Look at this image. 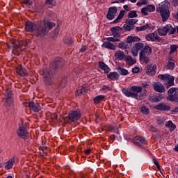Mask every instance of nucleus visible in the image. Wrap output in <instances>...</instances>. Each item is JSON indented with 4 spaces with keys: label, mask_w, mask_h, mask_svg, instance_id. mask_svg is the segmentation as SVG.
Wrapping results in <instances>:
<instances>
[{
    "label": "nucleus",
    "mask_w": 178,
    "mask_h": 178,
    "mask_svg": "<svg viewBox=\"0 0 178 178\" xmlns=\"http://www.w3.org/2000/svg\"><path fill=\"white\" fill-rule=\"evenodd\" d=\"M170 8V3L168 1H163L161 6L156 8L157 12H169Z\"/></svg>",
    "instance_id": "11"
},
{
    "label": "nucleus",
    "mask_w": 178,
    "mask_h": 178,
    "mask_svg": "<svg viewBox=\"0 0 178 178\" xmlns=\"http://www.w3.org/2000/svg\"><path fill=\"white\" fill-rule=\"evenodd\" d=\"M138 15H137V12L136 10L129 11L128 13L129 19H133L134 17H137Z\"/></svg>",
    "instance_id": "41"
},
{
    "label": "nucleus",
    "mask_w": 178,
    "mask_h": 178,
    "mask_svg": "<svg viewBox=\"0 0 178 178\" xmlns=\"http://www.w3.org/2000/svg\"><path fill=\"white\" fill-rule=\"evenodd\" d=\"M150 101L153 102H159L161 101V97L159 96H152L149 97Z\"/></svg>",
    "instance_id": "44"
},
{
    "label": "nucleus",
    "mask_w": 178,
    "mask_h": 178,
    "mask_svg": "<svg viewBox=\"0 0 178 178\" xmlns=\"http://www.w3.org/2000/svg\"><path fill=\"white\" fill-rule=\"evenodd\" d=\"M35 34L37 37H45L48 34V30H47V25L45 22L38 24L35 29Z\"/></svg>",
    "instance_id": "4"
},
{
    "label": "nucleus",
    "mask_w": 178,
    "mask_h": 178,
    "mask_svg": "<svg viewBox=\"0 0 178 178\" xmlns=\"http://www.w3.org/2000/svg\"><path fill=\"white\" fill-rule=\"evenodd\" d=\"M126 62H127L129 65H134V60L131 58V56H127L126 58Z\"/></svg>",
    "instance_id": "51"
},
{
    "label": "nucleus",
    "mask_w": 178,
    "mask_h": 178,
    "mask_svg": "<svg viewBox=\"0 0 178 178\" xmlns=\"http://www.w3.org/2000/svg\"><path fill=\"white\" fill-rule=\"evenodd\" d=\"M138 20L134 19H127L125 20V24H124L122 29L123 30H126L127 31H130L134 29V24L137 23Z\"/></svg>",
    "instance_id": "8"
},
{
    "label": "nucleus",
    "mask_w": 178,
    "mask_h": 178,
    "mask_svg": "<svg viewBox=\"0 0 178 178\" xmlns=\"http://www.w3.org/2000/svg\"><path fill=\"white\" fill-rule=\"evenodd\" d=\"M146 40L147 41H161V38L158 36L157 33H149L146 35Z\"/></svg>",
    "instance_id": "18"
},
{
    "label": "nucleus",
    "mask_w": 178,
    "mask_h": 178,
    "mask_svg": "<svg viewBox=\"0 0 178 178\" xmlns=\"http://www.w3.org/2000/svg\"><path fill=\"white\" fill-rule=\"evenodd\" d=\"M124 13H126V11H124L123 10H121L120 12L119 15L116 18V19L114 20V23H118V22H119V20H120V19H123V17H124Z\"/></svg>",
    "instance_id": "38"
},
{
    "label": "nucleus",
    "mask_w": 178,
    "mask_h": 178,
    "mask_svg": "<svg viewBox=\"0 0 178 178\" xmlns=\"http://www.w3.org/2000/svg\"><path fill=\"white\" fill-rule=\"evenodd\" d=\"M103 70H104L105 73H108V72H110V69L109 67H108V65H105V67L103 68Z\"/></svg>",
    "instance_id": "62"
},
{
    "label": "nucleus",
    "mask_w": 178,
    "mask_h": 178,
    "mask_svg": "<svg viewBox=\"0 0 178 178\" xmlns=\"http://www.w3.org/2000/svg\"><path fill=\"white\" fill-rule=\"evenodd\" d=\"M165 126L166 127H169L170 131H173L176 129V125L172 121H168Z\"/></svg>",
    "instance_id": "39"
},
{
    "label": "nucleus",
    "mask_w": 178,
    "mask_h": 178,
    "mask_svg": "<svg viewBox=\"0 0 178 178\" xmlns=\"http://www.w3.org/2000/svg\"><path fill=\"white\" fill-rule=\"evenodd\" d=\"M105 66H106V64L105 63H102V62L99 63V67H100V69H102V70H104Z\"/></svg>",
    "instance_id": "57"
},
{
    "label": "nucleus",
    "mask_w": 178,
    "mask_h": 178,
    "mask_svg": "<svg viewBox=\"0 0 178 178\" xmlns=\"http://www.w3.org/2000/svg\"><path fill=\"white\" fill-rule=\"evenodd\" d=\"M130 90L131 91H133V92H135L134 94H138V92L143 91V88H141V86H132Z\"/></svg>",
    "instance_id": "33"
},
{
    "label": "nucleus",
    "mask_w": 178,
    "mask_h": 178,
    "mask_svg": "<svg viewBox=\"0 0 178 178\" xmlns=\"http://www.w3.org/2000/svg\"><path fill=\"white\" fill-rule=\"evenodd\" d=\"M47 26L49 30H51L52 29V27H55L56 24L54 22H47Z\"/></svg>",
    "instance_id": "54"
},
{
    "label": "nucleus",
    "mask_w": 178,
    "mask_h": 178,
    "mask_svg": "<svg viewBox=\"0 0 178 178\" xmlns=\"http://www.w3.org/2000/svg\"><path fill=\"white\" fill-rule=\"evenodd\" d=\"M168 65H167V67L168 69H169L170 70H173L175 69V64L174 62L172 61H168Z\"/></svg>",
    "instance_id": "43"
},
{
    "label": "nucleus",
    "mask_w": 178,
    "mask_h": 178,
    "mask_svg": "<svg viewBox=\"0 0 178 178\" xmlns=\"http://www.w3.org/2000/svg\"><path fill=\"white\" fill-rule=\"evenodd\" d=\"M144 157V155H143V154L138 153V154H136V159L138 161H141V159H143V158Z\"/></svg>",
    "instance_id": "56"
},
{
    "label": "nucleus",
    "mask_w": 178,
    "mask_h": 178,
    "mask_svg": "<svg viewBox=\"0 0 178 178\" xmlns=\"http://www.w3.org/2000/svg\"><path fill=\"white\" fill-rule=\"evenodd\" d=\"M29 109H31V111H33V112H40V111H41V106H40V104L37 103L35 104L34 102H31Z\"/></svg>",
    "instance_id": "24"
},
{
    "label": "nucleus",
    "mask_w": 178,
    "mask_h": 178,
    "mask_svg": "<svg viewBox=\"0 0 178 178\" xmlns=\"http://www.w3.org/2000/svg\"><path fill=\"white\" fill-rule=\"evenodd\" d=\"M15 163V157L10 159L6 163L5 165V168L9 170L13 168V164Z\"/></svg>",
    "instance_id": "27"
},
{
    "label": "nucleus",
    "mask_w": 178,
    "mask_h": 178,
    "mask_svg": "<svg viewBox=\"0 0 178 178\" xmlns=\"http://www.w3.org/2000/svg\"><path fill=\"white\" fill-rule=\"evenodd\" d=\"M35 29H37V24L35 23H33L31 22H27L25 25V29L26 31H29V33H35Z\"/></svg>",
    "instance_id": "15"
},
{
    "label": "nucleus",
    "mask_w": 178,
    "mask_h": 178,
    "mask_svg": "<svg viewBox=\"0 0 178 178\" xmlns=\"http://www.w3.org/2000/svg\"><path fill=\"white\" fill-rule=\"evenodd\" d=\"M141 41V39L137 36H128L125 41H123L118 44V48L122 49H129L131 47L133 42H138Z\"/></svg>",
    "instance_id": "3"
},
{
    "label": "nucleus",
    "mask_w": 178,
    "mask_h": 178,
    "mask_svg": "<svg viewBox=\"0 0 178 178\" xmlns=\"http://www.w3.org/2000/svg\"><path fill=\"white\" fill-rule=\"evenodd\" d=\"M154 10H155V6L154 5H147L141 9V13L144 15V16H147V12H154Z\"/></svg>",
    "instance_id": "16"
},
{
    "label": "nucleus",
    "mask_w": 178,
    "mask_h": 178,
    "mask_svg": "<svg viewBox=\"0 0 178 178\" xmlns=\"http://www.w3.org/2000/svg\"><path fill=\"white\" fill-rule=\"evenodd\" d=\"M135 48L138 51H140V49H143V48H144V44L141 42L136 43Z\"/></svg>",
    "instance_id": "42"
},
{
    "label": "nucleus",
    "mask_w": 178,
    "mask_h": 178,
    "mask_svg": "<svg viewBox=\"0 0 178 178\" xmlns=\"http://www.w3.org/2000/svg\"><path fill=\"white\" fill-rule=\"evenodd\" d=\"M153 163L156 165L159 170H161V165H159V163L158 162V161H156V159H153Z\"/></svg>",
    "instance_id": "55"
},
{
    "label": "nucleus",
    "mask_w": 178,
    "mask_h": 178,
    "mask_svg": "<svg viewBox=\"0 0 178 178\" xmlns=\"http://www.w3.org/2000/svg\"><path fill=\"white\" fill-rule=\"evenodd\" d=\"M178 47L176 44L171 45L170 46V55H172V54H175L177 49Z\"/></svg>",
    "instance_id": "47"
},
{
    "label": "nucleus",
    "mask_w": 178,
    "mask_h": 178,
    "mask_svg": "<svg viewBox=\"0 0 178 178\" xmlns=\"http://www.w3.org/2000/svg\"><path fill=\"white\" fill-rule=\"evenodd\" d=\"M158 34L159 35H166V34H168L166 26H163V28H159L158 29Z\"/></svg>",
    "instance_id": "34"
},
{
    "label": "nucleus",
    "mask_w": 178,
    "mask_h": 178,
    "mask_svg": "<svg viewBox=\"0 0 178 178\" xmlns=\"http://www.w3.org/2000/svg\"><path fill=\"white\" fill-rule=\"evenodd\" d=\"M87 51V47L86 46H82V47L80 49V52H86Z\"/></svg>",
    "instance_id": "63"
},
{
    "label": "nucleus",
    "mask_w": 178,
    "mask_h": 178,
    "mask_svg": "<svg viewBox=\"0 0 178 178\" xmlns=\"http://www.w3.org/2000/svg\"><path fill=\"white\" fill-rule=\"evenodd\" d=\"M115 56L119 60H122V59H126V56L124 54V52L122 51H118L115 53Z\"/></svg>",
    "instance_id": "29"
},
{
    "label": "nucleus",
    "mask_w": 178,
    "mask_h": 178,
    "mask_svg": "<svg viewBox=\"0 0 178 178\" xmlns=\"http://www.w3.org/2000/svg\"><path fill=\"white\" fill-rule=\"evenodd\" d=\"M111 30L112 35L113 37H119L120 35V33H119V31H122L123 30V27L115 26L111 28Z\"/></svg>",
    "instance_id": "22"
},
{
    "label": "nucleus",
    "mask_w": 178,
    "mask_h": 178,
    "mask_svg": "<svg viewBox=\"0 0 178 178\" xmlns=\"http://www.w3.org/2000/svg\"><path fill=\"white\" fill-rule=\"evenodd\" d=\"M168 101L172 102H178V89L177 88H171L168 91Z\"/></svg>",
    "instance_id": "6"
},
{
    "label": "nucleus",
    "mask_w": 178,
    "mask_h": 178,
    "mask_svg": "<svg viewBox=\"0 0 178 178\" xmlns=\"http://www.w3.org/2000/svg\"><path fill=\"white\" fill-rule=\"evenodd\" d=\"M23 105L24 106H28L29 108H30L31 105V102H24Z\"/></svg>",
    "instance_id": "64"
},
{
    "label": "nucleus",
    "mask_w": 178,
    "mask_h": 178,
    "mask_svg": "<svg viewBox=\"0 0 178 178\" xmlns=\"http://www.w3.org/2000/svg\"><path fill=\"white\" fill-rule=\"evenodd\" d=\"M66 83H67V78L66 76H65L63 79H62V82L60 84V88H65V87H66Z\"/></svg>",
    "instance_id": "45"
},
{
    "label": "nucleus",
    "mask_w": 178,
    "mask_h": 178,
    "mask_svg": "<svg viewBox=\"0 0 178 178\" xmlns=\"http://www.w3.org/2000/svg\"><path fill=\"white\" fill-rule=\"evenodd\" d=\"M108 79H110V80H118V79H119V74H118V72H111L108 75Z\"/></svg>",
    "instance_id": "37"
},
{
    "label": "nucleus",
    "mask_w": 178,
    "mask_h": 178,
    "mask_svg": "<svg viewBox=\"0 0 178 178\" xmlns=\"http://www.w3.org/2000/svg\"><path fill=\"white\" fill-rule=\"evenodd\" d=\"M132 55L133 56H137L138 55V50L132 49Z\"/></svg>",
    "instance_id": "59"
},
{
    "label": "nucleus",
    "mask_w": 178,
    "mask_h": 178,
    "mask_svg": "<svg viewBox=\"0 0 178 178\" xmlns=\"http://www.w3.org/2000/svg\"><path fill=\"white\" fill-rule=\"evenodd\" d=\"M153 88L154 91L156 92H165L166 91V88H165V86L160 82H156L153 84Z\"/></svg>",
    "instance_id": "13"
},
{
    "label": "nucleus",
    "mask_w": 178,
    "mask_h": 178,
    "mask_svg": "<svg viewBox=\"0 0 178 178\" xmlns=\"http://www.w3.org/2000/svg\"><path fill=\"white\" fill-rule=\"evenodd\" d=\"M165 28L167 29V33H168L170 35L175 34V33H176V28H174L170 24L165 25Z\"/></svg>",
    "instance_id": "31"
},
{
    "label": "nucleus",
    "mask_w": 178,
    "mask_h": 178,
    "mask_svg": "<svg viewBox=\"0 0 178 178\" xmlns=\"http://www.w3.org/2000/svg\"><path fill=\"white\" fill-rule=\"evenodd\" d=\"M65 44H67V45H70V44L73 43V40H72V38L67 37L65 39H64Z\"/></svg>",
    "instance_id": "49"
},
{
    "label": "nucleus",
    "mask_w": 178,
    "mask_h": 178,
    "mask_svg": "<svg viewBox=\"0 0 178 178\" xmlns=\"http://www.w3.org/2000/svg\"><path fill=\"white\" fill-rule=\"evenodd\" d=\"M87 88H86V87L82 86V88L80 90H77L75 92V95H84L86 94H87Z\"/></svg>",
    "instance_id": "30"
},
{
    "label": "nucleus",
    "mask_w": 178,
    "mask_h": 178,
    "mask_svg": "<svg viewBox=\"0 0 178 178\" xmlns=\"http://www.w3.org/2000/svg\"><path fill=\"white\" fill-rule=\"evenodd\" d=\"M170 76V75L166 74H161L159 75V77H160V79H161V80H163V81H168V79H169V77Z\"/></svg>",
    "instance_id": "48"
},
{
    "label": "nucleus",
    "mask_w": 178,
    "mask_h": 178,
    "mask_svg": "<svg viewBox=\"0 0 178 178\" xmlns=\"http://www.w3.org/2000/svg\"><path fill=\"white\" fill-rule=\"evenodd\" d=\"M147 70L146 73L147 74H149V76H154L155 74L156 70V65L155 64H148L147 65Z\"/></svg>",
    "instance_id": "14"
},
{
    "label": "nucleus",
    "mask_w": 178,
    "mask_h": 178,
    "mask_svg": "<svg viewBox=\"0 0 178 178\" xmlns=\"http://www.w3.org/2000/svg\"><path fill=\"white\" fill-rule=\"evenodd\" d=\"M122 91L126 97H131L132 98H135V99H138V95L136 93H134L133 92L129 91V90L126 88H122Z\"/></svg>",
    "instance_id": "19"
},
{
    "label": "nucleus",
    "mask_w": 178,
    "mask_h": 178,
    "mask_svg": "<svg viewBox=\"0 0 178 178\" xmlns=\"http://www.w3.org/2000/svg\"><path fill=\"white\" fill-rule=\"evenodd\" d=\"M154 109L157 111H170V106L165 103H160L158 105L155 106Z\"/></svg>",
    "instance_id": "17"
},
{
    "label": "nucleus",
    "mask_w": 178,
    "mask_h": 178,
    "mask_svg": "<svg viewBox=\"0 0 178 178\" xmlns=\"http://www.w3.org/2000/svg\"><path fill=\"white\" fill-rule=\"evenodd\" d=\"M16 72L19 76H22V77L27 76V70L22 67V65H18L17 67Z\"/></svg>",
    "instance_id": "21"
},
{
    "label": "nucleus",
    "mask_w": 178,
    "mask_h": 178,
    "mask_svg": "<svg viewBox=\"0 0 178 178\" xmlns=\"http://www.w3.org/2000/svg\"><path fill=\"white\" fill-rule=\"evenodd\" d=\"M116 13H118V8L111 7L108 8L106 17L108 20H112L115 17Z\"/></svg>",
    "instance_id": "12"
},
{
    "label": "nucleus",
    "mask_w": 178,
    "mask_h": 178,
    "mask_svg": "<svg viewBox=\"0 0 178 178\" xmlns=\"http://www.w3.org/2000/svg\"><path fill=\"white\" fill-rule=\"evenodd\" d=\"M151 54H152V49H151V47H149V46L146 45L140 51V55L149 56Z\"/></svg>",
    "instance_id": "23"
},
{
    "label": "nucleus",
    "mask_w": 178,
    "mask_h": 178,
    "mask_svg": "<svg viewBox=\"0 0 178 178\" xmlns=\"http://www.w3.org/2000/svg\"><path fill=\"white\" fill-rule=\"evenodd\" d=\"M134 144L137 147H143L147 144V141L143 137L141 136H136L134 138Z\"/></svg>",
    "instance_id": "10"
},
{
    "label": "nucleus",
    "mask_w": 178,
    "mask_h": 178,
    "mask_svg": "<svg viewBox=\"0 0 178 178\" xmlns=\"http://www.w3.org/2000/svg\"><path fill=\"white\" fill-rule=\"evenodd\" d=\"M122 91L126 97H131L132 98H135V99H138V95L136 93H134L133 92L129 91V90L126 88H122Z\"/></svg>",
    "instance_id": "20"
},
{
    "label": "nucleus",
    "mask_w": 178,
    "mask_h": 178,
    "mask_svg": "<svg viewBox=\"0 0 178 178\" xmlns=\"http://www.w3.org/2000/svg\"><path fill=\"white\" fill-rule=\"evenodd\" d=\"M17 134L20 138H22V140H27L29 137V131L27 130V127L23 125H19Z\"/></svg>",
    "instance_id": "7"
},
{
    "label": "nucleus",
    "mask_w": 178,
    "mask_h": 178,
    "mask_svg": "<svg viewBox=\"0 0 178 178\" xmlns=\"http://www.w3.org/2000/svg\"><path fill=\"white\" fill-rule=\"evenodd\" d=\"M140 60L141 62H143V63H145L146 65L147 63H149L150 61L149 56L146 55H140Z\"/></svg>",
    "instance_id": "32"
},
{
    "label": "nucleus",
    "mask_w": 178,
    "mask_h": 178,
    "mask_svg": "<svg viewBox=\"0 0 178 178\" xmlns=\"http://www.w3.org/2000/svg\"><path fill=\"white\" fill-rule=\"evenodd\" d=\"M168 83L170 86H173L175 84V76H169L168 79Z\"/></svg>",
    "instance_id": "50"
},
{
    "label": "nucleus",
    "mask_w": 178,
    "mask_h": 178,
    "mask_svg": "<svg viewBox=\"0 0 178 178\" xmlns=\"http://www.w3.org/2000/svg\"><path fill=\"white\" fill-rule=\"evenodd\" d=\"M159 13L161 14L163 22H166V20H168L170 17V11H159Z\"/></svg>",
    "instance_id": "25"
},
{
    "label": "nucleus",
    "mask_w": 178,
    "mask_h": 178,
    "mask_svg": "<svg viewBox=\"0 0 178 178\" xmlns=\"http://www.w3.org/2000/svg\"><path fill=\"white\" fill-rule=\"evenodd\" d=\"M5 106H12L13 104V92L10 88H7L4 92Z\"/></svg>",
    "instance_id": "5"
},
{
    "label": "nucleus",
    "mask_w": 178,
    "mask_h": 178,
    "mask_svg": "<svg viewBox=\"0 0 178 178\" xmlns=\"http://www.w3.org/2000/svg\"><path fill=\"white\" fill-rule=\"evenodd\" d=\"M106 40H107V42H116V41H120V39H116V38H106Z\"/></svg>",
    "instance_id": "53"
},
{
    "label": "nucleus",
    "mask_w": 178,
    "mask_h": 178,
    "mask_svg": "<svg viewBox=\"0 0 178 178\" xmlns=\"http://www.w3.org/2000/svg\"><path fill=\"white\" fill-rule=\"evenodd\" d=\"M63 66H65V60L63 58H57L50 63L49 68L43 70L42 76L46 86H53L54 81H52V78L54 77V73H55L58 69H62Z\"/></svg>",
    "instance_id": "1"
},
{
    "label": "nucleus",
    "mask_w": 178,
    "mask_h": 178,
    "mask_svg": "<svg viewBox=\"0 0 178 178\" xmlns=\"http://www.w3.org/2000/svg\"><path fill=\"white\" fill-rule=\"evenodd\" d=\"M81 118V115H80V111H70L68 114V120H70V122H76V120H79Z\"/></svg>",
    "instance_id": "9"
},
{
    "label": "nucleus",
    "mask_w": 178,
    "mask_h": 178,
    "mask_svg": "<svg viewBox=\"0 0 178 178\" xmlns=\"http://www.w3.org/2000/svg\"><path fill=\"white\" fill-rule=\"evenodd\" d=\"M74 73H75L76 77H79V74L81 73V70L80 69H79V68H76L74 70Z\"/></svg>",
    "instance_id": "60"
},
{
    "label": "nucleus",
    "mask_w": 178,
    "mask_h": 178,
    "mask_svg": "<svg viewBox=\"0 0 178 178\" xmlns=\"http://www.w3.org/2000/svg\"><path fill=\"white\" fill-rule=\"evenodd\" d=\"M140 72V68L138 67H135L134 69H132L133 73H138Z\"/></svg>",
    "instance_id": "61"
},
{
    "label": "nucleus",
    "mask_w": 178,
    "mask_h": 178,
    "mask_svg": "<svg viewBox=\"0 0 178 178\" xmlns=\"http://www.w3.org/2000/svg\"><path fill=\"white\" fill-rule=\"evenodd\" d=\"M28 42L26 40H12L9 42L6 43L8 48H13V54L19 56L20 55V51H23L27 47Z\"/></svg>",
    "instance_id": "2"
},
{
    "label": "nucleus",
    "mask_w": 178,
    "mask_h": 178,
    "mask_svg": "<svg viewBox=\"0 0 178 178\" xmlns=\"http://www.w3.org/2000/svg\"><path fill=\"white\" fill-rule=\"evenodd\" d=\"M102 47L104 48H107L108 49H111L113 51H115V49H116V46L108 41L104 42L102 44Z\"/></svg>",
    "instance_id": "26"
},
{
    "label": "nucleus",
    "mask_w": 178,
    "mask_h": 178,
    "mask_svg": "<svg viewBox=\"0 0 178 178\" xmlns=\"http://www.w3.org/2000/svg\"><path fill=\"white\" fill-rule=\"evenodd\" d=\"M46 3H48L49 5H55V1L54 0H46Z\"/></svg>",
    "instance_id": "58"
},
{
    "label": "nucleus",
    "mask_w": 178,
    "mask_h": 178,
    "mask_svg": "<svg viewBox=\"0 0 178 178\" xmlns=\"http://www.w3.org/2000/svg\"><path fill=\"white\" fill-rule=\"evenodd\" d=\"M141 112L142 113H144V115H148V113H149V109L145 106H143L141 107Z\"/></svg>",
    "instance_id": "46"
},
{
    "label": "nucleus",
    "mask_w": 178,
    "mask_h": 178,
    "mask_svg": "<svg viewBox=\"0 0 178 178\" xmlns=\"http://www.w3.org/2000/svg\"><path fill=\"white\" fill-rule=\"evenodd\" d=\"M105 98V96L104 95H99L94 98V102L95 104H99Z\"/></svg>",
    "instance_id": "40"
},
{
    "label": "nucleus",
    "mask_w": 178,
    "mask_h": 178,
    "mask_svg": "<svg viewBox=\"0 0 178 178\" xmlns=\"http://www.w3.org/2000/svg\"><path fill=\"white\" fill-rule=\"evenodd\" d=\"M107 131H113L115 134H119V127L118 126L113 127V126H107L106 127Z\"/></svg>",
    "instance_id": "28"
},
{
    "label": "nucleus",
    "mask_w": 178,
    "mask_h": 178,
    "mask_svg": "<svg viewBox=\"0 0 178 178\" xmlns=\"http://www.w3.org/2000/svg\"><path fill=\"white\" fill-rule=\"evenodd\" d=\"M118 72L121 74V76H127L129 74V71L124 68L118 67L117 68Z\"/></svg>",
    "instance_id": "35"
},
{
    "label": "nucleus",
    "mask_w": 178,
    "mask_h": 178,
    "mask_svg": "<svg viewBox=\"0 0 178 178\" xmlns=\"http://www.w3.org/2000/svg\"><path fill=\"white\" fill-rule=\"evenodd\" d=\"M145 30H151V26L148 24H145L142 26L136 27V31H144Z\"/></svg>",
    "instance_id": "36"
},
{
    "label": "nucleus",
    "mask_w": 178,
    "mask_h": 178,
    "mask_svg": "<svg viewBox=\"0 0 178 178\" xmlns=\"http://www.w3.org/2000/svg\"><path fill=\"white\" fill-rule=\"evenodd\" d=\"M46 149H48V147H42L40 152V155L44 156V155H48V152H45Z\"/></svg>",
    "instance_id": "52"
}]
</instances>
